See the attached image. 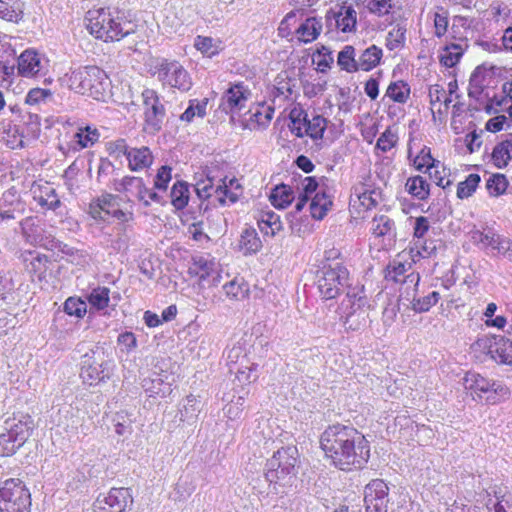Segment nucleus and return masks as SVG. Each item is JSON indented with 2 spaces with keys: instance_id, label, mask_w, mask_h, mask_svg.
Wrapping results in <instances>:
<instances>
[{
  "instance_id": "nucleus-4",
  "label": "nucleus",
  "mask_w": 512,
  "mask_h": 512,
  "mask_svg": "<svg viewBox=\"0 0 512 512\" xmlns=\"http://www.w3.org/2000/svg\"><path fill=\"white\" fill-rule=\"evenodd\" d=\"M111 82L104 70L97 66L79 67L69 76V87L76 93L104 100L109 92Z\"/></svg>"
},
{
  "instance_id": "nucleus-12",
  "label": "nucleus",
  "mask_w": 512,
  "mask_h": 512,
  "mask_svg": "<svg viewBox=\"0 0 512 512\" xmlns=\"http://www.w3.org/2000/svg\"><path fill=\"white\" fill-rule=\"evenodd\" d=\"M250 96L251 91L243 82L233 84L222 95L219 107L223 112L231 115L230 120L233 122L235 115L240 114Z\"/></svg>"
},
{
  "instance_id": "nucleus-31",
  "label": "nucleus",
  "mask_w": 512,
  "mask_h": 512,
  "mask_svg": "<svg viewBox=\"0 0 512 512\" xmlns=\"http://www.w3.org/2000/svg\"><path fill=\"white\" fill-rule=\"evenodd\" d=\"M260 231L267 236H274L282 230L280 216L273 211L263 212L258 219Z\"/></svg>"
},
{
  "instance_id": "nucleus-20",
  "label": "nucleus",
  "mask_w": 512,
  "mask_h": 512,
  "mask_svg": "<svg viewBox=\"0 0 512 512\" xmlns=\"http://www.w3.org/2000/svg\"><path fill=\"white\" fill-rule=\"evenodd\" d=\"M99 136L100 134L96 128H91L90 126L79 128V130L74 134V139L69 145V150L77 152L81 149L92 146L98 141Z\"/></svg>"
},
{
  "instance_id": "nucleus-47",
  "label": "nucleus",
  "mask_w": 512,
  "mask_h": 512,
  "mask_svg": "<svg viewBox=\"0 0 512 512\" xmlns=\"http://www.w3.org/2000/svg\"><path fill=\"white\" fill-rule=\"evenodd\" d=\"M36 199L42 208H46L48 210L57 211L62 207V202L59 199L56 190L53 188H45V190L42 191V194Z\"/></svg>"
},
{
  "instance_id": "nucleus-32",
  "label": "nucleus",
  "mask_w": 512,
  "mask_h": 512,
  "mask_svg": "<svg viewBox=\"0 0 512 512\" xmlns=\"http://www.w3.org/2000/svg\"><path fill=\"white\" fill-rule=\"evenodd\" d=\"M110 289L105 286H97L93 288L86 299L90 304V312L92 310L101 311L109 307L110 303Z\"/></svg>"
},
{
  "instance_id": "nucleus-34",
  "label": "nucleus",
  "mask_w": 512,
  "mask_h": 512,
  "mask_svg": "<svg viewBox=\"0 0 512 512\" xmlns=\"http://www.w3.org/2000/svg\"><path fill=\"white\" fill-rule=\"evenodd\" d=\"M355 51L352 45H345L337 56L338 66L348 73L359 71Z\"/></svg>"
},
{
  "instance_id": "nucleus-50",
  "label": "nucleus",
  "mask_w": 512,
  "mask_h": 512,
  "mask_svg": "<svg viewBox=\"0 0 512 512\" xmlns=\"http://www.w3.org/2000/svg\"><path fill=\"white\" fill-rule=\"evenodd\" d=\"M440 299V294L437 291H432L428 295L413 298L412 300V309L416 313H424L430 310L431 307L437 304Z\"/></svg>"
},
{
  "instance_id": "nucleus-28",
  "label": "nucleus",
  "mask_w": 512,
  "mask_h": 512,
  "mask_svg": "<svg viewBox=\"0 0 512 512\" xmlns=\"http://www.w3.org/2000/svg\"><path fill=\"white\" fill-rule=\"evenodd\" d=\"M238 246L244 255H248L258 252L262 247V242L255 229L246 228L241 233Z\"/></svg>"
},
{
  "instance_id": "nucleus-61",
  "label": "nucleus",
  "mask_w": 512,
  "mask_h": 512,
  "mask_svg": "<svg viewBox=\"0 0 512 512\" xmlns=\"http://www.w3.org/2000/svg\"><path fill=\"white\" fill-rule=\"evenodd\" d=\"M407 271L406 265L397 260L391 261L386 267L385 278L394 282H399L400 276H403Z\"/></svg>"
},
{
  "instance_id": "nucleus-5",
  "label": "nucleus",
  "mask_w": 512,
  "mask_h": 512,
  "mask_svg": "<svg viewBox=\"0 0 512 512\" xmlns=\"http://www.w3.org/2000/svg\"><path fill=\"white\" fill-rule=\"evenodd\" d=\"M317 286L321 296L326 299H335L346 288L350 289L349 271L344 263H329L320 266L316 272Z\"/></svg>"
},
{
  "instance_id": "nucleus-17",
  "label": "nucleus",
  "mask_w": 512,
  "mask_h": 512,
  "mask_svg": "<svg viewBox=\"0 0 512 512\" xmlns=\"http://www.w3.org/2000/svg\"><path fill=\"white\" fill-rule=\"evenodd\" d=\"M114 189L120 193L128 192L135 195L146 207L150 205V202L145 199L148 188L140 177L125 176L121 180L115 182Z\"/></svg>"
},
{
  "instance_id": "nucleus-6",
  "label": "nucleus",
  "mask_w": 512,
  "mask_h": 512,
  "mask_svg": "<svg viewBox=\"0 0 512 512\" xmlns=\"http://www.w3.org/2000/svg\"><path fill=\"white\" fill-rule=\"evenodd\" d=\"M31 493L24 482L10 478L0 487V512H30Z\"/></svg>"
},
{
  "instance_id": "nucleus-21",
  "label": "nucleus",
  "mask_w": 512,
  "mask_h": 512,
  "mask_svg": "<svg viewBox=\"0 0 512 512\" xmlns=\"http://www.w3.org/2000/svg\"><path fill=\"white\" fill-rule=\"evenodd\" d=\"M382 57L383 50L380 47L376 45H371L367 47L358 56V70H362L365 72L371 71L380 64Z\"/></svg>"
},
{
  "instance_id": "nucleus-27",
  "label": "nucleus",
  "mask_w": 512,
  "mask_h": 512,
  "mask_svg": "<svg viewBox=\"0 0 512 512\" xmlns=\"http://www.w3.org/2000/svg\"><path fill=\"white\" fill-rule=\"evenodd\" d=\"M467 48L468 44L466 42L464 43V46L460 43L447 44L439 56L440 63L447 68L454 67L460 61Z\"/></svg>"
},
{
  "instance_id": "nucleus-35",
  "label": "nucleus",
  "mask_w": 512,
  "mask_h": 512,
  "mask_svg": "<svg viewBox=\"0 0 512 512\" xmlns=\"http://www.w3.org/2000/svg\"><path fill=\"white\" fill-rule=\"evenodd\" d=\"M464 381L465 388L471 390L479 399H483V393L488 391L492 382V380L476 373L467 374Z\"/></svg>"
},
{
  "instance_id": "nucleus-8",
  "label": "nucleus",
  "mask_w": 512,
  "mask_h": 512,
  "mask_svg": "<svg viewBox=\"0 0 512 512\" xmlns=\"http://www.w3.org/2000/svg\"><path fill=\"white\" fill-rule=\"evenodd\" d=\"M107 357L104 347L99 345L83 355L80 376L84 383L94 385L109 378Z\"/></svg>"
},
{
  "instance_id": "nucleus-9",
  "label": "nucleus",
  "mask_w": 512,
  "mask_h": 512,
  "mask_svg": "<svg viewBox=\"0 0 512 512\" xmlns=\"http://www.w3.org/2000/svg\"><path fill=\"white\" fill-rule=\"evenodd\" d=\"M143 99V131L148 135H156L162 130L166 110L157 92L153 89H144Z\"/></svg>"
},
{
  "instance_id": "nucleus-62",
  "label": "nucleus",
  "mask_w": 512,
  "mask_h": 512,
  "mask_svg": "<svg viewBox=\"0 0 512 512\" xmlns=\"http://www.w3.org/2000/svg\"><path fill=\"white\" fill-rule=\"evenodd\" d=\"M319 186V183L314 176H307L304 177L301 181L300 190H297L298 195L304 196L305 198H308L311 200V195L316 194V190Z\"/></svg>"
},
{
  "instance_id": "nucleus-1",
  "label": "nucleus",
  "mask_w": 512,
  "mask_h": 512,
  "mask_svg": "<svg viewBox=\"0 0 512 512\" xmlns=\"http://www.w3.org/2000/svg\"><path fill=\"white\" fill-rule=\"evenodd\" d=\"M320 446L332 464L342 471L363 469L370 458V443L351 425H329L320 436Z\"/></svg>"
},
{
  "instance_id": "nucleus-18",
  "label": "nucleus",
  "mask_w": 512,
  "mask_h": 512,
  "mask_svg": "<svg viewBox=\"0 0 512 512\" xmlns=\"http://www.w3.org/2000/svg\"><path fill=\"white\" fill-rule=\"evenodd\" d=\"M128 167L132 171L148 168L153 163V155L148 147L132 148L127 156Z\"/></svg>"
},
{
  "instance_id": "nucleus-15",
  "label": "nucleus",
  "mask_w": 512,
  "mask_h": 512,
  "mask_svg": "<svg viewBox=\"0 0 512 512\" xmlns=\"http://www.w3.org/2000/svg\"><path fill=\"white\" fill-rule=\"evenodd\" d=\"M42 59L38 52L32 49L23 51L17 59L18 74L26 78H37L45 75Z\"/></svg>"
},
{
  "instance_id": "nucleus-22",
  "label": "nucleus",
  "mask_w": 512,
  "mask_h": 512,
  "mask_svg": "<svg viewBox=\"0 0 512 512\" xmlns=\"http://www.w3.org/2000/svg\"><path fill=\"white\" fill-rule=\"evenodd\" d=\"M322 31V22L316 17H308L296 30L298 39L304 43H310L317 39Z\"/></svg>"
},
{
  "instance_id": "nucleus-39",
  "label": "nucleus",
  "mask_w": 512,
  "mask_h": 512,
  "mask_svg": "<svg viewBox=\"0 0 512 512\" xmlns=\"http://www.w3.org/2000/svg\"><path fill=\"white\" fill-rule=\"evenodd\" d=\"M207 104H208L207 98H204L201 101H199L197 99L190 100L188 107L180 115L179 119L181 121L191 123L195 116L204 118L206 116Z\"/></svg>"
},
{
  "instance_id": "nucleus-58",
  "label": "nucleus",
  "mask_w": 512,
  "mask_h": 512,
  "mask_svg": "<svg viewBox=\"0 0 512 512\" xmlns=\"http://www.w3.org/2000/svg\"><path fill=\"white\" fill-rule=\"evenodd\" d=\"M198 198L202 201L209 199L215 195L216 186L212 178L207 177L205 180L198 181L194 186Z\"/></svg>"
},
{
  "instance_id": "nucleus-23",
  "label": "nucleus",
  "mask_w": 512,
  "mask_h": 512,
  "mask_svg": "<svg viewBox=\"0 0 512 512\" xmlns=\"http://www.w3.org/2000/svg\"><path fill=\"white\" fill-rule=\"evenodd\" d=\"M509 136L510 139L497 143L491 154L493 164L499 169L505 168L512 159V134Z\"/></svg>"
},
{
  "instance_id": "nucleus-55",
  "label": "nucleus",
  "mask_w": 512,
  "mask_h": 512,
  "mask_svg": "<svg viewBox=\"0 0 512 512\" xmlns=\"http://www.w3.org/2000/svg\"><path fill=\"white\" fill-rule=\"evenodd\" d=\"M194 47L208 57L218 53V46L211 37L197 36L194 40Z\"/></svg>"
},
{
  "instance_id": "nucleus-11",
  "label": "nucleus",
  "mask_w": 512,
  "mask_h": 512,
  "mask_svg": "<svg viewBox=\"0 0 512 512\" xmlns=\"http://www.w3.org/2000/svg\"><path fill=\"white\" fill-rule=\"evenodd\" d=\"M158 77L164 83L182 92L189 91L192 87L189 73L177 61L162 59L158 64Z\"/></svg>"
},
{
  "instance_id": "nucleus-13",
  "label": "nucleus",
  "mask_w": 512,
  "mask_h": 512,
  "mask_svg": "<svg viewBox=\"0 0 512 512\" xmlns=\"http://www.w3.org/2000/svg\"><path fill=\"white\" fill-rule=\"evenodd\" d=\"M366 512H387L389 487L382 479L371 480L364 488Z\"/></svg>"
},
{
  "instance_id": "nucleus-14",
  "label": "nucleus",
  "mask_w": 512,
  "mask_h": 512,
  "mask_svg": "<svg viewBox=\"0 0 512 512\" xmlns=\"http://www.w3.org/2000/svg\"><path fill=\"white\" fill-rule=\"evenodd\" d=\"M325 18L328 31L336 29L343 33H350L356 29V11L352 6L341 5L337 10L330 9Z\"/></svg>"
},
{
  "instance_id": "nucleus-7",
  "label": "nucleus",
  "mask_w": 512,
  "mask_h": 512,
  "mask_svg": "<svg viewBox=\"0 0 512 512\" xmlns=\"http://www.w3.org/2000/svg\"><path fill=\"white\" fill-rule=\"evenodd\" d=\"M471 348L497 364L512 365V341L502 335H482Z\"/></svg>"
},
{
  "instance_id": "nucleus-38",
  "label": "nucleus",
  "mask_w": 512,
  "mask_h": 512,
  "mask_svg": "<svg viewBox=\"0 0 512 512\" xmlns=\"http://www.w3.org/2000/svg\"><path fill=\"white\" fill-rule=\"evenodd\" d=\"M341 320L346 330L357 331L367 323L368 314L366 311H344Z\"/></svg>"
},
{
  "instance_id": "nucleus-41",
  "label": "nucleus",
  "mask_w": 512,
  "mask_h": 512,
  "mask_svg": "<svg viewBox=\"0 0 512 512\" xmlns=\"http://www.w3.org/2000/svg\"><path fill=\"white\" fill-rule=\"evenodd\" d=\"M327 120L321 115H315L311 120L307 118L304 123L305 134L313 140H321L326 130Z\"/></svg>"
},
{
  "instance_id": "nucleus-25",
  "label": "nucleus",
  "mask_w": 512,
  "mask_h": 512,
  "mask_svg": "<svg viewBox=\"0 0 512 512\" xmlns=\"http://www.w3.org/2000/svg\"><path fill=\"white\" fill-rule=\"evenodd\" d=\"M24 4L21 0H0V17L18 23L22 20Z\"/></svg>"
},
{
  "instance_id": "nucleus-19",
  "label": "nucleus",
  "mask_w": 512,
  "mask_h": 512,
  "mask_svg": "<svg viewBox=\"0 0 512 512\" xmlns=\"http://www.w3.org/2000/svg\"><path fill=\"white\" fill-rule=\"evenodd\" d=\"M248 113L250 114V117L245 121V123H243L244 128L250 130L265 128L273 117L274 108L259 105L255 111L249 110Z\"/></svg>"
},
{
  "instance_id": "nucleus-29",
  "label": "nucleus",
  "mask_w": 512,
  "mask_h": 512,
  "mask_svg": "<svg viewBox=\"0 0 512 512\" xmlns=\"http://www.w3.org/2000/svg\"><path fill=\"white\" fill-rule=\"evenodd\" d=\"M405 188L411 196L418 200H426L430 195V185L427 180L420 175L409 177Z\"/></svg>"
},
{
  "instance_id": "nucleus-60",
  "label": "nucleus",
  "mask_w": 512,
  "mask_h": 512,
  "mask_svg": "<svg viewBox=\"0 0 512 512\" xmlns=\"http://www.w3.org/2000/svg\"><path fill=\"white\" fill-rule=\"evenodd\" d=\"M315 54L321 57L317 62L320 72L325 73L334 62L332 51L327 46L320 45L317 47Z\"/></svg>"
},
{
  "instance_id": "nucleus-64",
  "label": "nucleus",
  "mask_w": 512,
  "mask_h": 512,
  "mask_svg": "<svg viewBox=\"0 0 512 512\" xmlns=\"http://www.w3.org/2000/svg\"><path fill=\"white\" fill-rule=\"evenodd\" d=\"M118 344L122 347L121 350L126 353H131L137 347V339L132 332H123L117 338Z\"/></svg>"
},
{
  "instance_id": "nucleus-56",
  "label": "nucleus",
  "mask_w": 512,
  "mask_h": 512,
  "mask_svg": "<svg viewBox=\"0 0 512 512\" xmlns=\"http://www.w3.org/2000/svg\"><path fill=\"white\" fill-rule=\"evenodd\" d=\"M52 91L47 88H32L28 91L25 102L29 105H36L45 103L48 99L52 98Z\"/></svg>"
},
{
  "instance_id": "nucleus-57",
  "label": "nucleus",
  "mask_w": 512,
  "mask_h": 512,
  "mask_svg": "<svg viewBox=\"0 0 512 512\" xmlns=\"http://www.w3.org/2000/svg\"><path fill=\"white\" fill-rule=\"evenodd\" d=\"M200 401L196 396L190 394L186 397V403L183 405V409L180 410V419L182 421H189L194 419L199 412L198 404Z\"/></svg>"
},
{
  "instance_id": "nucleus-10",
  "label": "nucleus",
  "mask_w": 512,
  "mask_h": 512,
  "mask_svg": "<svg viewBox=\"0 0 512 512\" xmlns=\"http://www.w3.org/2000/svg\"><path fill=\"white\" fill-rule=\"evenodd\" d=\"M133 505L130 488H111L107 494H100L93 503V512H125Z\"/></svg>"
},
{
  "instance_id": "nucleus-46",
  "label": "nucleus",
  "mask_w": 512,
  "mask_h": 512,
  "mask_svg": "<svg viewBox=\"0 0 512 512\" xmlns=\"http://www.w3.org/2000/svg\"><path fill=\"white\" fill-rule=\"evenodd\" d=\"M24 443L22 441H17L11 434L7 431L0 433V456L8 457L12 456L16 453V451L22 447Z\"/></svg>"
},
{
  "instance_id": "nucleus-54",
  "label": "nucleus",
  "mask_w": 512,
  "mask_h": 512,
  "mask_svg": "<svg viewBox=\"0 0 512 512\" xmlns=\"http://www.w3.org/2000/svg\"><path fill=\"white\" fill-rule=\"evenodd\" d=\"M225 294L236 300L243 299L248 293V286L244 282H239L237 279H233L223 286Z\"/></svg>"
},
{
  "instance_id": "nucleus-42",
  "label": "nucleus",
  "mask_w": 512,
  "mask_h": 512,
  "mask_svg": "<svg viewBox=\"0 0 512 512\" xmlns=\"http://www.w3.org/2000/svg\"><path fill=\"white\" fill-rule=\"evenodd\" d=\"M0 208L24 212V203L21 201L16 188H9L2 194V197L0 198Z\"/></svg>"
},
{
  "instance_id": "nucleus-51",
  "label": "nucleus",
  "mask_w": 512,
  "mask_h": 512,
  "mask_svg": "<svg viewBox=\"0 0 512 512\" xmlns=\"http://www.w3.org/2000/svg\"><path fill=\"white\" fill-rule=\"evenodd\" d=\"M64 311L70 316L82 318L87 313V302L79 297H69L64 303Z\"/></svg>"
},
{
  "instance_id": "nucleus-30",
  "label": "nucleus",
  "mask_w": 512,
  "mask_h": 512,
  "mask_svg": "<svg viewBox=\"0 0 512 512\" xmlns=\"http://www.w3.org/2000/svg\"><path fill=\"white\" fill-rule=\"evenodd\" d=\"M215 263L205 259L204 257H198L194 260L193 268L191 270L198 275L201 281H208L212 276L211 285H217L219 282L220 275L214 273Z\"/></svg>"
},
{
  "instance_id": "nucleus-26",
  "label": "nucleus",
  "mask_w": 512,
  "mask_h": 512,
  "mask_svg": "<svg viewBox=\"0 0 512 512\" xmlns=\"http://www.w3.org/2000/svg\"><path fill=\"white\" fill-rule=\"evenodd\" d=\"M294 187L287 184L277 185L271 192L270 201L276 208L284 209L295 199Z\"/></svg>"
},
{
  "instance_id": "nucleus-49",
  "label": "nucleus",
  "mask_w": 512,
  "mask_h": 512,
  "mask_svg": "<svg viewBox=\"0 0 512 512\" xmlns=\"http://www.w3.org/2000/svg\"><path fill=\"white\" fill-rule=\"evenodd\" d=\"M481 178L478 174L472 173L467 178L460 182L457 186V197L459 199H465L470 197L478 187Z\"/></svg>"
},
{
  "instance_id": "nucleus-63",
  "label": "nucleus",
  "mask_w": 512,
  "mask_h": 512,
  "mask_svg": "<svg viewBox=\"0 0 512 512\" xmlns=\"http://www.w3.org/2000/svg\"><path fill=\"white\" fill-rule=\"evenodd\" d=\"M171 172L172 169L169 166H161L157 171L154 187L158 190H166L172 178Z\"/></svg>"
},
{
  "instance_id": "nucleus-44",
  "label": "nucleus",
  "mask_w": 512,
  "mask_h": 512,
  "mask_svg": "<svg viewBox=\"0 0 512 512\" xmlns=\"http://www.w3.org/2000/svg\"><path fill=\"white\" fill-rule=\"evenodd\" d=\"M409 94L410 87L403 81L391 82L386 91V95L397 103H405Z\"/></svg>"
},
{
  "instance_id": "nucleus-53",
  "label": "nucleus",
  "mask_w": 512,
  "mask_h": 512,
  "mask_svg": "<svg viewBox=\"0 0 512 512\" xmlns=\"http://www.w3.org/2000/svg\"><path fill=\"white\" fill-rule=\"evenodd\" d=\"M508 180L503 174H494L486 182V188L490 195L499 196L503 194L508 187Z\"/></svg>"
},
{
  "instance_id": "nucleus-52",
  "label": "nucleus",
  "mask_w": 512,
  "mask_h": 512,
  "mask_svg": "<svg viewBox=\"0 0 512 512\" xmlns=\"http://www.w3.org/2000/svg\"><path fill=\"white\" fill-rule=\"evenodd\" d=\"M405 33L404 26L397 25L392 28L386 37V47L391 51L402 47L405 43Z\"/></svg>"
},
{
  "instance_id": "nucleus-48",
  "label": "nucleus",
  "mask_w": 512,
  "mask_h": 512,
  "mask_svg": "<svg viewBox=\"0 0 512 512\" xmlns=\"http://www.w3.org/2000/svg\"><path fill=\"white\" fill-rule=\"evenodd\" d=\"M222 184L216 186L215 196L220 205L224 206L227 204V200L229 203L233 204L237 202L240 198V192L234 191L228 187L226 183V178L221 179Z\"/></svg>"
},
{
  "instance_id": "nucleus-59",
  "label": "nucleus",
  "mask_w": 512,
  "mask_h": 512,
  "mask_svg": "<svg viewBox=\"0 0 512 512\" xmlns=\"http://www.w3.org/2000/svg\"><path fill=\"white\" fill-rule=\"evenodd\" d=\"M113 421L115 422V431L119 435L130 434L132 431V420L126 411L117 412Z\"/></svg>"
},
{
  "instance_id": "nucleus-2",
  "label": "nucleus",
  "mask_w": 512,
  "mask_h": 512,
  "mask_svg": "<svg viewBox=\"0 0 512 512\" xmlns=\"http://www.w3.org/2000/svg\"><path fill=\"white\" fill-rule=\"evenodd\" d=\"M299 452L296 446L288 445L275 451L265 465V479L271 492L284 494L292 486L298 474Z\"/></svg>"
},
{
  "instance_id": "nucleus-3",
  "label": "nucleus",
  "mask_w": 512,
  "mask_h": 512,
  "mask_svg": "<svg viewBox=\"0 0 512 512\" xmlns=\"http://www.w3.org/2000/svg\"><path fill=\"white\" fill-rule=\"evenodd\" d=\"M86 20L89 32L105 42L119 41L135 32L131 21L119 16L118 12L114 15L109 8L88 11Z\"/></svg>"
},
{
  "instance_id": "nucleus-16",
  "label": "nucleus",
  "mask_w": 512,
  "mask_h": 512,
  "mask_svg": "<svg viewBox=\"0 0 512 512\" xmlns=\"http://www.w3.org/2000/svg\"><path fill=\"white\" fill-rule=\"evenodd\" d=\"M34 428V420L28 414L14 415L4 421V429L17 441L25 443Z\"/></svg>"
},
{
  "instance_id": "nucleus-33",
  "label": "nucleus",
  "mask_w": 512,
  "mask_h": 512,
  "mask_svg": "<svg viewBox=\"0 0 512 512\" xmlns=\"http://www.w3.org/2000/svg\"><path fill=\"white\" fill-rule=\"evenodd\" d=\"M189 185L185 181H176L170 192L171 204L176 210H183L189 202Z\"/></svg>"
},
{
  "instance_id": "nucleus-45",
  "label": "nucleus",
  "mask_w": 512,
  "mask_h": 512,
  "mask_svg": "<svg viewBox=\"0 0 512 512\" xmlns=\"http://www.w3.org/2000/svg\"><path fill=\"white\" fill-rule=\"evenodd\" d=\"M493 495L496 499L494 512H512V494L506 487L493 489Z\"/></svg>"
},
{
  "instance_id": "nucleus-36",
  "label": "nucleus",
  "mask_w": 512,
  "mask_h": 512,
  "mask_svg": "<svg viewBox=\"0 0 512 512\" xmlns=\"http://www.w3.org/2000/svg\"><path fill=\"white\" fill-rule=\"evenodd\" d=\"M488 391L483 393V398L488 404H497L510 396L509 388L500 381L492 380Z\"/></svg>"
},
{
  "instance_id": "nucleus-24",
  "label": "nucleus",
  "mask_w": 512,
  "mask_h": 512,
  "mask_svg": "<svg viewBox=\"0 0 512 512\" xmlns=\"http://www.w3.org/2000/svg\"><path fill=\"white\" fill-rule=\"evenodd\" d=\"M333 205L332 199L324 192H317L310 202V213L313 219L322 220Z\"/></svg>"
},
{
  "instance_id": "nucleus-43",
  "label": "nucleus",
  "mask_w": 512,
  "mask_h": 512,
  "mask_svg": "<svg viewBox=\"0 0 512 512\" xmlns=\"http://www.w3.org/2000/svg\"><path fill=\"white\" fill-rule=\"evenodd\" d=\"M413 165L418 171H423V168L430 171L433 168H439L440 161L434 159L431 155L430 148L424 146L413 160Z\"/></svg>"
},
{
  "instance_id": "nucleus-37",
  "label": "nucleus",
  "mask_w": 512,
  "mask_h": 512,
  "mask_svg": "<svg viewBox=\"0 0 512 512\" xmlns=\"http://www.w3.org/2000/svg\"><path fill=\"white\" fill-rule=\"evenodd\" d=\"M372 232L377 237H395V223L386 215L375 216L372 220Z\"/></svg>"
},
{
  "instance_id": "nucleus-40",
  "label": "nucleus",
  "mask_w": 512,
  "mask_h": 512,
  "mask_svg": "<svg viewBox=\"0 0 512 512\" xmlns=\"http://www.w3.org/2000/svg\"><path fill=\"white\" fill-rule=\"evenodd\" d=\"M367 299L365 295H358L355 289H349L346 293V297L343 299L341 304V310L344 311H366L365 306Z\"/></svg>"
}]
</instances>
